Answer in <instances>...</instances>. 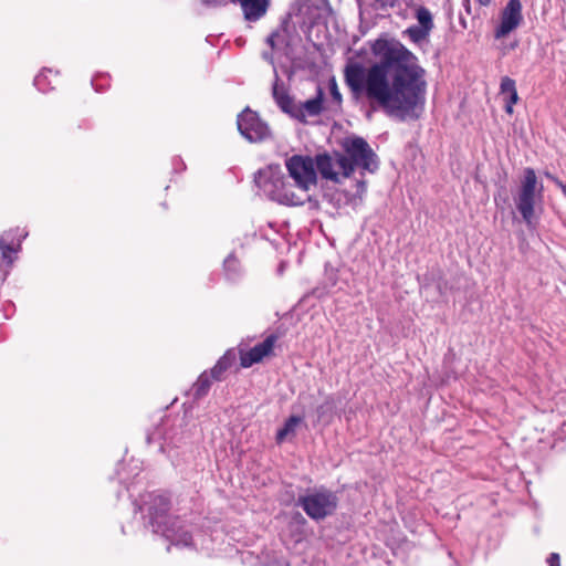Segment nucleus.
Wrapping results in <instances>:
<instances>
[{"instance_id":"obj_1","label":"nucleus","mask_w":566,"mask_h":566,"mask_svg":"<svg viewBox=\"0 0 566 566\" xmlns=\"http://www.w3.org/2000/svg\"><path fill=\"white\" fill-rule=\"evenodd\" d=\"M371 51L378 59L369 67L349 62L344 70L346 85L364 94L387 114L401 119L417 118L426 102V71L417 56L397 40L378 39Z\"/></svg>"},{"instance_id":"obj_2","label":"nucleus","mask_w":566,"mask_h":566,"mask_svg":"<svg viewBox=\"0 0 566 566\" xmlns=\"http://www.w3.org/2000/svg\"><path fill=\"white\" fill-rule=\"evenodd\" d=\"M316 169L322 178L342 184L358 170L360 178L356 182V196L366 191L365 172H375L378 169L377 155L361 137H349L343 143V151L318 154L315 157Z\"/></svg>"},{"instance_id":"obj_3","label":"nucleus","mask_w":566,"mask_h":566,"mask_svg":"<svg viewBox=\"0 0 566 566\" xmlns=\"http://www.w3.org/2000/svg\"><path fill=\"white\" fill-rule=\"evenodd\" d=\"M543 197L544 186L538 182L535 170L525 168L513 199L527 227H534L536 223V211L542 209Z\"/></svg>"},{"instance_id":"obj_4","label":"nucleus","mask_w":566,"mask_h":566,"mask_svg":"<svg viewBox=\"0 0 566 566\" xmlns=\"http://www.w3.org/2000/svg\"><path fill=\"white\" fill-rule=\"evenodd\" d=\"M286 169L293 181L298 185V196L291 193L281 196L285 201L305 202L311 199L310 190L316 187L317 174L315 159L307 156L294 155L286 159Z\"/></svg>"},{"instance_id":"obj_5","label":"nucleus","mask_w":566,"mask_h":566,"mask_svg":"<svg viewBox=\"0 0 566 566\" xmlns=\"http://www.w3.org/2000/svg\"><path fill=\"white\" fill-rule=\"evenodd\" d=\"M297 504L312 520L321 521L334 514L338 496L326 488H315L300 495Z\"/></svg>"},{"instance_id":"obj_6","label":"nucleus","mask_w":566,"mask_h":566,"mask_svg":"<svg viewBox=\"0 0 566 566\" xmlns=\"http://www.w3.org/2000/svg\"><path fill=\"white\" fill-rule=\"evenodd\" d=\"M258 184L263 188L264 192L268 193L269 197L279 203L285 206H301L304 203L285 201L281 198L283 195L289 197L291 193L298 196V185L290 182L281 172L279 167L271 166L266 170L261 171Z\"/></svg>"},{"instance_id":"obj_7","label":"nucleus","mask_w":566,"mask_h":566,"mask_svg":"<svg viewBox=\"0 0 566 566\" xmlns=\"http://www.w3.org/2000/svg\"><path fill=\"white\" fill-rule=\"evenodd\" d=\"M237 124L241 135L252 143L261 142L270 134L268 126L249 108L238 116Z\"/></svg>"},{"instance_id":"obj_8","label":"nucleus","mask_w":566,"mask_h":566,"mask_svg":"<svg viewBox=\"0 0 566 566\" xmlns=\"http://www.w3.org/2000/svg\"><path fill=\"white\" fill-rule=\"evenodd\" d=\"M521 0H509L501 12V22L495 30V38L501 39L514 31L522 22Z\"/></svg>"},{"instance_id":"obj_9","label":"nucleus","mask_w":566,"mask_h":566,"mask_svg":"<svg viewBox=\"0 0 566 566\" xmlns=\"http://www.w3.org/2000/svg\"><path fill=\"white\" fill-rule=\"evenodd\" d=\"M276 340L277 337L275 335H270L262 343L256 344L251 349L241 352V366L248 368L262 361L265 357H269L273 352Z\"/></svg>"},{"instance_id":"obj_10","label":"nucleus","mask_w":566,"mask_h":566,"mask_svg":"<svg viewBox=\"0 0 566 566\" xmlns=\"http://www.w3.org/2000/svg\"><path fill=\"white\" fill-rule=\"evenodd\" d=\"M295 4L298 13L311 21L327 18L332 14L328 0H296Z\"/></svg>"},{"instance_id":"obj_11","label":"nucleus","mask_w":566,"mask_h":566,"mask_svg":"<svg viewBox=\"0 0 566 566\" xmlns=\"http://www.w3.org/2000/svg\"><path fill=\"white\" fill-rule=\"evenodd\" d=\"M239 3L248 21H256L263 17L268 10L269 0H231Z\"/></svg>"},{"instance_id":"obj_12","label":"nucleus","mask_w":566,"mask_h":566,"mask_svg":"<svg viewBox=\"0 0 566 566\" xmlns=\"http://www.w3.org/2000/svg\"><path fill=\"white\" fill-rule=\"evenodd\" d=\"M323 97V91L322 88L318 87L317 94L314 98L307 99L304 103L298 104L302 116H296L295 118L301 122H305L307 117H314L319 115L324 109Z\"/></svg>"},{"instance_id":"obj_13","label":"nucleus","mask_w":566,"mask_h":566,"mask_svg":"<svg viewBox=\"0 0 566 566\" xmlns=\"http://www.w3.org/2000/svg\"><path fill=\"white\" fill-rule=\"evenodd\" d=\"M273 96L279 105V107L286 114L292 117L302 116L298 104L294 102V99L285 93L283 88H280L277 85L273 87Z\"/></svg>"},{"instance_id":"obj_14","label":"nucleus","mask_w":566,"mask_h":566,"mask_svg":"<svg viewBox=\"0 0 566 566\" xmlns=\"http://www.w3.org/2000/svg\"><path fill=\"white\" fill-rule=\"evenodd\" d=\"M303 418L300 416H291L284 427L276 433V441L282 443L284 440L293 438L296 434L297 428L302 424Z\"/></svg>"},{"instance_id":"obj_15","label":"nucleus","mask_w":566,"mask_h":566,"mask_svg":"<svg viewBox=\"0 0 566 566\" xmlns=\"http://www.w3.org/2000/svg\"><path fill=\"white\" fill-rule=\"evenodd\" d=\"M211 379H213L208 373H202L197 382L193 386L195 390V398H201L205 395H207L210 386H211Z\"/></svg>"},{"instance_id":"obj_16","label":"nucleus","mask_w":566,"mask_h":566,"mask_svg":"<svg viewBox=\"0 0 566 566\" xmlns=\"http://www.w3.org/2000/svg\"><path fill=\"white\" fill-rule=\"evenodd\" d=\"M418 25L431 31L433 29V20L431 12L426 7H419L416 11Z\"/></svg>"},{"instance_id":"obj_17","label":"nucleus","mask_w":566,"mask_h":566,"mask_svg":"<svg viewBox=\"0 0 566 566\" xmlns=\"http://www.w3.org/2000/svg\"><path fill=\"white\" fill-rule=\"evenodd\" d=\"M431 31L423 29L419 25H412L406 30V33L410 38V40L415 43H419L421 41H424Z\"/></svg>"},{"instance_id":"obj_18","label":"nucleus","mask_w":566,"mask_h":566,"mask_svg":"<svg viewBox=\"0 0 566 566\" xmlns=\"http://www.w3.org/2000/svg\"><path fill=\"white\" fill-rule=\"evenodd\" d=\"M334 407V400L332 398H327L325 402L317 408L318 419L328 420L327 418L332 415Z\"/></svg>"},{"instance_id":"obj_19","label":"nucleus","mask_w":566,"mask_h":566,"mask_svg":"<svg viewBox=\"0 0 566 566\" xmlns=\"http://www.w3.org/2000/svg\"><path fill=\"white\" fill-rule=\"evenodd\" d=\"M230 367L229 359L224 356L218 360L214 367L210 371V376L213 379H219L221 374L226 371Z\"/></svg>"},{"instance_id":"obj_20","label":"nucleus","mask_w":566,"mask_h":566,"mask_svg":"<svg viewBox=\"0 0 566 566\" xmlns=\"http://www.w3.org/2000/svg\"><path fill=\"white\" fill-rule=\"evenodd\" d=\"M516 92L515 81L505 76L501 81V94L506 97L507 95Z\"/></svg>"},{"instance_id":"obj_21","label":"nucleus","mask_w":566,"mask_h":566,"mask_svg":"<svg viewBox=\"0 0 566 566\" xmlns=\"http://www.w3.org/2000/svg\"><path fill=\"white\" fill-rule=\"evenodd\" d=\"M329 90H331V96H332V105H333V108H335V105L337 107L340 106L342 104V94L338 90V86H337V83L336 81L333 78L329 83Z\"/></svg>"},{"instance_id":"obj_22","label":"nucleus","mask_w":566,"mask_h":566,"mask_svg":"<svg viewBox=\"0 0 566 566\" xmlns=\"http://www.w3.org/2000/svg\"><path fill=\"white\" fill-rule=\"evenodd\" d=\"M504 101L506 102V105H505L506 113L512 115L513 114V105L516 104L518 101L517 91L507 95L506 97H504Z\"/></svg>"},{"instance_id":"obj_23","label":"nucleus","mask_w":566,"mask_h":566,"mask_svg":"<svg viewBox=\"0 0 566 566\" xmlns=\"http://www.w3.org/2000/svg\"><path fill=\"white\" fill-rule=\"evenodd\" d=\"M281 33L280 32H274L272 33L269 38H268V43L271 45L272 49H275L280 45L281 43Z\"/></svg>"},{"instance_id":"obj_24","label":"nucleus","mask_w":566,"mask_h":566,"mask_svg":"<svg viewBox=\"0 0 566 566\" xmlns=\"http://www.w3.org/2000/svg\"><path fill=\"white\" fill-rule=\"evenodd\" d=\"M549 566H560L559 565V555L557 553H552L547 559Z\"/></svg>"},{"instance_id":"obj_25","label":"nucleus","mask_w":566,"mask_h":566,"mask_svg":"<svg viewBox=\"0 0 566 566\" xmlns=\"http://www.w3.org/2000/svg\"><path fill=\"white\" fill-rule=\"evenodd\" d=\"M0 250H1L2 256L4 259H9L10 254L13 252L12 248H10L9 245H6V244H0Z\"/></svg>"},{"instance_id":"obj_26","label":"nucleus","mask_w":566,"mask_h":566,"mask_svg":"<svg viewBox=\"0 0 566 566\" xmlns=\"http://www.w3.org/2000/svg\"><path fill=\"white\" fill-rule=\"evenodd\" d=\"M224 264L228 269H230L231 266H234L235 264V259L230 255L226 261H224Z\"/></svg>"},{"instance_id":"obj_27","label":"nucleus","mask_w":566,"mask_h":566,"mask_svg":"<svg viewBox=\"0 0 566 566\" xmlns=\"http://www.w3.org/2000/svg\"><path fill=\"white\" fill-rule=\"evenodd\" d=\"M226 0H203V2L208 6H217L223 3Z\"/></svg>"},{"instance_id":"obj_28","label":"nucleus","mask_w":566,"mask_h":566,"mask_svg":"<svg viewBox=\"0 0 566 566\" xmlns=\"http://www.w3.org/2000/svg\"><path fill=\"white\" fill-rule=\"evenodd\" d=\"M463 6H464V9H465V12L468 14H471V3H470V0H463Z\"/></svg>"},{"instance_id":"obj_29","label":"nucleus","mask_w":566,"mask_h":566,"mask_svg":"<svg viewBox=\"0 0 566 566\" xmlns=\"http://www.w3.org/2000/svg\"><path fill=\"white\" fill-rule=\"evenodd\" d=\"M481 6H489L492 0H476Z\"/></svg>"},{"instance_id":"obj_30","label":"nucleus","mask_w":566,"mask_h":566,"mask_svg":"<svg viewBox=\"0 0 566 566\" xmlns=\"http://www.w3.org/2000/svg\"><path fill=\"white\" fill-rule=\"evenodd\" d=\"M182 542L187 545L189 543V537L187 535H185V538L182 539Z\"/></svg>"}]
</instances>
